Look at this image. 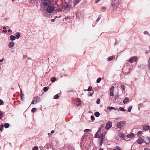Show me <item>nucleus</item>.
<instances>
[{
    "instance_id": "1",
    "label": "nucleus",
    "mask_w": 150,
    "mask_h": 150,
    "mask_svg": "<svg viewBox=\"0 0 150 150\" xmlns=\"http://www.w3.org/2000/svg\"><path fill=\"white\" fill-rule=\"evenodd\" d=\"M104 126L101 125L100 128L99 129L98 132L95 134V137L98 138L99 139L100 144L99 146L101 147L104 141V134L103 133H101V129H102Z\"/></svg>"
},
{
    "instance_id": "2",
    "label": "nucleus",
    "mask_w": 150,
    "mask_h": 150,
    "mask_svg": "<svg viewBox=\"0 0 150 150\" xmlns=\"http://www.w3.org/2000/svg\"><path fill=\"white\" fill-rule=\"evenodd\" d=\"M110 4V8L115 10L118 8L117 3L116 0H111Z\"/></svg>"
},
{
    "instance_id": "3",
    "label": "nucleus",
    "mask_w": 150,
    "mask_h": 150,
    "mask_svg": "<svg viewBox=\"0 0 150 150\" xmlns=\"http://www.w3.org/2000/svg\"><path fill=\"white\" fill-rule=\"evenodd\" d=\"M51 0H41V4L43 6H47L52 4Z\"/></svg>"
},
{
    "instance_id": "4",
    "label": "nucleus",
    "mask_w": 150,
    "mask_h": 150,
    "mask_svg": "<svg viewBox=\"0 0 150 150\" xmlns=\"http://www.w3.org/2000/svg\"><path fill=\"white\" fill-rule=\"evenodd\" d=\"M126 123V122L124 121H120L117 124V127L120 129H121L124 126Z\"/></svg>"
},
{
    "instance_id": "5",
    "label": "nucleus",
    "mask_w": 150,
    "mask_h": 150,
    "mask_svg": "<svg viewBox=\"0 0 150 150\" xmlns=\"http://www.w3.org/2000/svg\"><path fill=\"white\" fill-rule=\"evenodd\" d=\"M46 9V11L47 13H51L54 10V8L52 6H47Z\"/></svg>"
},
{
    "instance_id": "6",
    "label": "nucleus",
    "mask_w": 150,
    "mask_h": 150,
    "mask_svg": "<svg viewBox=\"0 0 150 150\" xmlns=\"http://www.w3.org/2000/svg\"><path fill=\"white\" fill-rule=\"evenodd\" d=\"M137 60V58L136 57H133L130 58L129 61V62L130 63H132L133 62H135Z\"/></svg>"
},
{
    "instance_id": "7",
    "label": "nucleus",
    "mask_w": 150,
    "mask_h": 150,
    "mask_svg": "<svg viewBox=\"0 0 150 150\" xmlns=\"http://www.w3.org/2000/svg\"><path fill=\"white\" fill-rule=\"evenodd\" d=\"M112 122H111L109 121L106 124L105 127L106 129L108 130L111 127L112 125Z\"/></svg>"
},
{
    "instance_id": "8",
    "label": "nucleus",
    "mask_w": 150,
    "mask_h": 150,
    "mask_svg": "<svg viewBox=\"0 0 150 150\" xmlns=\"http://www.w3.org/2000/svg\"><path fill=\"white\" fill-rule=\"evenodd\" d=\"M33 99L35 103H37L40 101V98L38 97V96H35Z\"/></svg>"
},
{
    "instance_id": "9",
    "label": "nucleus",
    "mask_w": 150,
    "mask_h": 150,
    "mask_svg": "<svg viewBox=\"0 0 150 150\" xmlns=\"http://www.w3.org/2000/svg\"><path fill=\"white\" fill-rule=\"evenodd\" d=\"M136 142L138 144H142L144 142V139L143 138L140 137L139 138L137 141Z\"/></svg>"
},
{
    "instance_id": "10",
    "label": "nucleus",
    "mask_w": 150,
    "mask_h": 150,
    "mask_svg": "<svg viewBox=\"0 0 150 150\" xmlns=\"http://www.w3.org/2000/svg\"><path fill=\"white\" fill-rule=\"evenodd\" d=\"M144 142L146 144H148L150 143V138L147 137L144 139Z\"/></svg>"
},
{
    "instance_id": "11",
    "label": "nucleus",
    "mask_w": 150,
    "mask_h": 150,
    "mask_svg": "<svg viewBox=\"0 0 150 150\" xmlns=\"http://www.w3.org/2000/svg\"><path fill=\"white\" fill-rule=\"evenodd\" d=\"M71 7V4L70 3H67L65 6L64 8L65 9H67V8H70Z\"/></svg>"
},
{
    "instance_id": "12",
    "label": "nucleus",
    "mask_w": 150,
    "mask_h": 150,
    "mask_svg": "<svg viewBox=\"0 0 150 150\" xmlns=\"http://www.w3.org/2000/svg\"><path fill=\"white\" fill-rule=\"evenodd\" d=\"M143 129L144 130L146 131L149 129V126L148 125H144L143 127Z\"/></svg>"
},
{
    "instance_id": "13",
    "label": "nucleus",
    "mask_w": 150,
    "mask_h": 150,
    "mask_svg": "<svg viewBox=\"0 0 150 150\" xmlns=\"http://www.w3.org/2000/svg\"><path fill=\"white\" fill-rule=\"evenodd\" d=\"M15 45V44L14 42L11 41L9 43L8 46L9 48H12Z\"/></svg>"
},
{
    "instance_id": "14",
    "label": "nucleus",
    "mask_w": 150,
    "mask_h": 150,
    "mask_svg": "<svg viewBox=\"0 0 150 150\" xmlns=\"http://www.w3.org/2000/svg\"><path fill=\"white\" fill-rule=\"evenodd\" d=\"M115 58V57L114 56H111V57H109L107 59V61H110L112 59H114Z\"/></svg>"
},
{
    "instance_id": "15",
    "label": "nucleus",
    "mask_w": 150,
    "mask_h": 150,
    "mask_svg": "<svg viewBox=\"0 0 150 150\" xmlns=\"http://www.w3.org/2000/svg\"><path fill=\"white\" fill-rule=\"evenodd\" d=\"M16 39L15 36L11 35L10 36V39L11 41L14 40Z\"/></svg>"
},
{
    "instance_id": "16",
    "label": "nucleus",
    "mask_w": 150,
    "mask_h": 150,
    "mask_svg": "<svg viewBox=\"0 0 150 150\" xmlns=\"http://www.w3.org/2000/svg\"><path fill=\"white\" fill-rule=\"evenodd\" d=\"M129 100V99L127 98L126 97L125 98L124 100L123 101V103L124 104L126 103Z\"/></svg>"
},
{
    "instance_id": "17",
    "label": "nucleus",
    "mask_w": 150,
    "mask_h": 150,
    "mask_svg": "<svg viewBox=\"0 0 150 150\" xmlns=\"http://www.w3.org/2000/svg\"><path fill=\"white\" fill-rule=\"evenodd\" d=\"M15 35L16 36H15L16 37V38L17 39H18L19 38V37H20V33L19 32L16 33Z\"/></svg>"
},
{
    "instance_id": "18",
    "label": "nucleus",
    "mask_w": 150,
    "mask_h": 150,
    "mask_svg": "<svg viewBox=\"0 0 150 150\" xmlns=\"http://www.w3.org/2000/svg\"><path fill=\"white\" fill-rule=\"evenodd\" d=\"M134 134L133 133H132L128 135L127 137L128 138H133L134 137Z\"/></svg>"
},
{
    "instance_id": "19",
    "label": "nucleus",
    "mask_w": 150,
    "mask_h": 150,
    "mask_svg": "<svg viewBox=\"0 0 150 150\" xmlns=\"http://www.w3.org/2000/svg\"><path fill=\"white\" fill-rule=\"evenodd\" d=\"M74 6L77 5L80 1L81 0H74Z\"/></svg>"
},
{
    "instance_id": "20",
    "label": "nucleus",
    "mask_w": 150,
    "mask_h": 150,
    "mask_svg": "<svg viewBox=\"0 0 150 150\" xmlns=\"http://www.w3.org/2000/svg\"><path fill=\"white\" fill-rule=\"evenodd\" d=\"M94 115L97 117H98L100 115V113L98 112H96L94 113Z\"/></svg>"
},
{
    "instance_id": "21",
    "label": "nucleus",
    "mask_w": 150,
    "mask_h": 150,
    "mask_svg": "<svg viewBox=\"0 0 150 150\" xmlns=\"http://www.w3.org/2000/svg\"><path fill=\"white\" fill-rule=\"evenodd\" d=\"M9 127V124L8 123H6L4 124V127L6 128H8Z\"/></svg>"
},
{
    "instance_id": "22",
    "label": "nucleus",
    "mask_w": 150,
    "mask_h": 150,
    "mask_svg": "<svg viewBox=\"0 0 150 150\" xmlns=\"http://www.w3.org/2000/svg\"><path fill=\"white\" fill-rule=\"evenodd\" d=\"M142 132L141 131H139L137 133V136L138 137H140L142 135Z\"/></svg>"
},
{
    "instance_id": "23",
    "label": "nucleus",
    "mask_w": 150,
    "mask_h": 150,
    "mask_svg": "<svg viewBox=\"0 0 150 150\" xmlns=\"http://www.w3.org/2000/svg\"><path fill=\"white\" fill-rule=\"evenodd\" d=\"M148 68L150 70V57L149 58L148 60Z\"/></svg>"
},
{
    "instance_id": "24",
    "label": "nucleus",
    "mask_w": 150,
    "mask_h": 150,
    "mask_svg": "<svg viewBox=\"0 0 150 150\" xmlns=\"http://www.w3.org/2000/svg\"><path fill=\"white\" fill-rule=\"evenodd\" d=\"M56 80L55 78L54 77H52L51 79V81L52 82H54Z\"/></svg>"
},
{
    "instance_id": "25",
    "label": "nucleus",
    "mask_w": 150,
    "mask_h": 150,
    "mask_svg": "<svg viewBox=\"0 0 150 150\" xmlns=\"http://www.w3.org/2000/svg\"><path fill=\"white\" fill-rule=\"evenodd\" d=\"M113 150H122L119 146H116L114 148Z\"/></svg>"
},
{
    "instance_id": "26",
    "label": "nucleus",
    "mask_w": 150,
    "mask_h": 150,
    "mask_svg": "<svg viewBox=\"0 0 150 150\" xmlns=\"http://www.w3.org/2000/svg\"><path fill=\"white\" fill-rule=\"evenodd\" d=\"M114 88H115L114 86L111 87L110 89V92H114Z\"/></svg>"
},
{
    "instance_id": "27",
    "label": "nucleus",
    "mask_w": 150,
    "mask_h": 150,
    "mask_svg": "<svg viewBox=\"0 0 150 150\" xmlns=\"http://www.w3.org/2000/svg\"><path fill=\"white\" fill-rule=\"evenodd\" d=\"M119 109L120 111L123 112L125 111H126V110L125 109H124V108L122 107H120L119 108Z\"/></svg>"
},
{
    "instance_id": "28",
    "label": "nucleus",
    "mask_w": 150,
    "mask_h": 150,
    "mask_svg": "<svg viewBox=\"0 0 150 150\" xmlns=\"http://www.w3.org/2000/svg\"><path fill=\"white\" fill-rule=\"evenodd\" d=\"M49 89V87H45L43 88V90L45 92L47 91Z\"/></svg>"
},
{
    "instance_id": "29",
    "label": "nucleus",
    "mask_w": 150,
    "mask_h": 150,
    "mask_svg": "<svg viewBox=\"0 0 150 150\" xmlns=\"http://www.w3.org/2000/svg\"><path fill=\"white\" fill-rule=\"evenodd\" d=\"M59 94H57L55 95L54 97V98L55 99H58L59 98Z\"/></svg>"
},
{
    "instance_id": "30",
    "label": "nucleus",
    "mask_w": 150,
    "mask_h": 150,
    "mask_svg": "<svg viewBox=\"0 0 150 150\" xmlns=\"http://www.w3.org/2000/svg\"><path fill=\"white\" fill-rule=\"evenodd\" d=\"M101 80V78L99 77V78H98L97 79V80H96L97 83H99L100 82Z\"/></svg>"
},
{
    "instance_id": "31",
    "label": "nucleus",
    "mask_w": 150,
    "mask_h": 150,
    "mask_svg": "<svg viewBox=\"0 0 150 150\" xmlns=\"http://www.w3.org/2000/svg\"><path fill=\"white\" fill-rule=\"evenodd\" d=\"M94 93V91H93L92 92H88V96H92L93 93Z\"/></svg>"
},
{
    "instance_id": "32",
    "label": "nucleus",
    "mask_w": 150,
    "mask_h": 150,
    "mask_svg": "<svg viewBox=\"0 0 150 150\" xmlns=\"http://www.w3.org/2000/svg\"><path fill=\"white\" fill-rule=\"evenodd\" d=\"M132 106H129L128 110H127L128 112H130L131 111V110L132 109Z\"/></svg>"
},
{
    "instance_id": "33",
    "label": "nucleus",
    "mask_w": 150,
    "mask_h": 150,
    "mask_svg": "<svg viewBox=\"0 0 150 150\" xmlns=\"http://www.w3.org/2000/svg\"><path fill=\"white\" fill-rule=\"evenodd\" d=\"M92 90V86H90L88 87V89L87 90V91H90Z\"/></svg>"
},
{
    "instance_id": "34",
    "label": "nucleus",
    "mask_w": 150,
    "mask_h": 150,
    "mask_svg": "<svg viewBox=\"0 0 150 150\" xmlns=\"http://www.w3.org/2000/svg\"><path fill=\"white\" fill-rule=\"evenodd\" d=\"M4 129V127L3 125H0V131H2Z\"/></svg>"
},
{
    "instance_id": "35",
    "label": "nucleus",
    "mask_w": 150,
    "mask_h": 150,
    "mask_svg": "<svg viewBox=\"0 0 150 150\" xmlns=\"http://www.w3.org/2000/svg\"><path fill=\"white\" fill-rule=\"evenodd\" d=\"M144 35H147L149 36H150V35L149 34V33L147 31H144Z\"/></svg>"
},
{
    "instance_id": "36",
    "label": "nucleus",
    "mask_w": 150,
    "mask_h": 150,
    "mask_svg": "<svg viewBox=\"0 0 150 150\" xmlns=\"http://www.w3.org/2000/svg\"><path fill=\"white\" fill-rule=\"evenodd\" d=\"M32 150H38V147L37 146H35L33 148Z\"/></svg>"
},
{
    "instance_id": "37",
    "label": "nucleus",
    "mask_w": 150,
    "mask_h": 150,
    "mask_svg": "<svg viewBox=\"0 0 150 150\" xmlns=\"http://www.w3.org/2000/svg\"><path fill=\"white\" fill-rule=\"evenodd\" d=\"M36 110V108H33L31 110V112H35Z\"/></svg>"
},
{
    "instance_id": "38",
    "label": "nucleus",
    "mask_w": 150,
    "mask_h": 150,
    "mask_svg": "<svg viewBox=\"0 0 150 150\" xmlns=\"http://www.w3.org/2000/svg\"><path fill=\"white\" fill-rule=\"evenodd\" d=\"M90 130L89 129H85L84 131V132H88L90 131Z\"/></svg>"
},
{
    "instance_id": "39",
    "label": "nucleus",
    "mask_w": 150,
    "mask_h": 150,
    "mask_svg": "<svg viewBox=\"0 0 150 150\" xmlns=\"http://www.w3.org/2000/svg\"><path fill=\"white\" fill-rule=\"evenodd\" d=\"M3 114L2 112H1V110H0V120L2 118V117Z\"/></svg>"
},
{
    "instance_id": "40",
    "label": "nucleus",
    "mask_w": 150,
    "mask_h": 150,
    "mask_svg": "<svg viewBox=\"0 0 150 150\" xmlns=\"http://www.w3.org/2000/svg\"><path fill=\"white\" fill-rule=\"evenodd\" d=\"M121 88L122 89L124 90L125 89V88H126V87H125V86L124 85H121Z\"/></svg>"
},
{
    "instance_id": "41",
    "label": "nucleus",
    "mask_w": 150,
    "mask_h": 150,
    "mask_svg": "<svg viewBox=\"0 0 150 150\" xmlns=\"http://www.w3.org/2000/svg\"><path fill=\"white\" fill-rule=\"evenodd\" d=\"M100 99L98 98V99H97V101H96L97 104H100Z\"/></svg>"
},
{
    "instance_id": "42",
    "label": "nucleus",
    "mask_w": 150,
    "mask_h": 150,
    "mask_svg": "<svg viewBox=\"0 0 150 150\" xmlns=\"http://www.w3.org/2000/svg\"><path fill=\"white\" fill-rule=\"evenodd\" d=\"M107 109L109 110H113V107L112 106L109 107L107 108Z\"/></svg>"
},
{
    "instance_id": "43",
    "label": "nucleus",
    "mask_w": 150,
    "mask_h": 150,
    "mask_svg": "<svg viewBox=\"0 0 150 150\" xmlns=\"http://www.w3.org/2000/svg\"><path fill=\"white\" fill-rule=\"evenodd\" d=\"M3 104L4 102L1 99H0V105H2Z\"/></svg>"
},
{
    "instance_id": "44",
    "label": "nucleus",
    "mask_w": 150,
    "mask_h": 150,
    "mask_svg": "<svg viewBox=\"0 0 150 150\" xmlns=\"http://www.w3.org/2000/svg\"><path fill=\"white\" fill-rule=\"evenodd\" d=\"M85 135L84 134L82 137V138L81 139L82 141H83L85 140Z\"/></svg>"
},
{
    "instance_id": "45",
    "label": "nucleus",
    "mask_w": 150,
    "mask_h": 150,
    "mask_svg": "<svg viewBox=\"0 0 150 150\" xmlns=\"http://www.w3.org/2000/svg\"><path fill=\"white\" fill-rule=\"evenodd\" d=\"M91 118L92 120H95V117L94 116H91Z\"/></svg>"
},
{
    "instance_id": "46",
    "label": "nucleus",
    "mask_w": 150,
    "mask_h": 150,
    "mask_svg": "<svg viewBox=\"0 0 150 150\" xmlns=\"http://www.w3.org/2000/svg\"><path fill=\"white\" fill-rule=\"evenodd\" d=\"M120 137H121L122 138H124L125 137V135L124 134L122 133L120 135Z\"/></svg>"
},
{
    "instance_id": "47",
    "label": "nucleus",
    "mask_w": 150,
    "mask_h": 150,
    "mask_svg": "<svg viewBox=\"0 0 150 150\" xmlns=\"http://www.w3.org/2000/svg\"><path fill=\"white\" fill-rule=\"evenodd\" d=\"M24 95L23 94H21V99L24 97Z\"/></svg>"
},
{
    "instance_id": "48",
    "label": "nucleus",
    "mask_w": 150,
    "mask_h": 150,
    "mask_svg": "<svg viewBox=\"0 0 150 150\" xmlns=\"http://www.w3.org/2000/svg\"><path fill=\"white\" fill-rule=\"evenodd\" d=\"M110 96H113L114 95L113 92H110Z\"/></svg>"
},
{
    "instance_id": "49",
    "label": "nucleus",
    "mask_w": 150,
    "mask_h": 150,
    "mask_svg": "<svg viewBox=\"0 0 150 150\" xmlns=\"http://www.w3.org/2000/svg\"><path fill=\"white\" fill-rule=\"evenodd\" d=\"M102 9L104 10V11H105V10H106V7H105V6H103L102 7V8H101Z\"/></svg>"
},
{
    "instance_id": "50",
    "label": "nucleus",
    "mask_w": 150,
    "mask_h": 150,
    "mask_svg": "<svg viewBox=\"0 0 150 150\" xmlns=\"http://www.w3.org/2000/svg\"><path fill=\"white\" fill-rule=\"evenodd\" d=\"M100 16H99L97 18L96 20V22H98L100 19Z\"/></svg>"
},
{
    "instance_id": "51",
    "label": "nucleus",
    "mask_w": 150,
    "mask_h": 150,
    "mask_svg": "<svg viewBox=\"0 0 150 150\" xmlns=\"http://www.w3.org/2000/svg\"><path fill=\"white\" fill-rule=\"evenodd\" d=\"M142 105L141 104H139L138 105L139 106V107L138 108V109L139 110V109L140 107L142 106Z\"/></svg>"
},
{
    "instance_id": "52",
    "label": "nucleus",
    "mask_w": 150,
    "mask_h": 150,
    "mask_svg": "<svg viewBox=\"0 0 150 150\" xmlns=\"http://www.w3.org/2000/svg\"><path fill=\"white\" fill-rule=\"evenodd\" d=\"M55 21V18L51 19V21L52 22H54Z\"/></svg>"
},
{
    "instance_id": "53",
    "label": "nucleus",
    "mask_w": 150,
    "mask_h": 150,
    "mask_svg": "<svg viewBox=\"0 0 150 150\" xmlns=\"http://www.w3.org/2000/svg\"><path fill=\"white\" fill-rule=\"evenodd\" d=\"M43 14L44 16H47V13L45 12V13H43Z\"/></svg>"
},
{
    "instance_id": "54",
    "label": "nucleus",
    "mask_w": 150,
    "mask_h": 150,
    "mask_svg": "<svg viewBox=\"0 0 150 150\" xmlns=\"http://www.w3.org/2000/svg\"><path fill=\"white\" fill-rule=\"evenodd\" d=\"M3 32L4 33H6L7 32V30H3Z\"/></svg>"
},
{
    "instance_id": "55",
    "label": "nucleus",
    "mask_w": 150,
    "mask_h": 150,
    "mask_svg": "<svg viewBox=\"0 0 150 150\" xmlns=\"http://www.w3.org/2000/svg\"><path fill=\"white\" fill-rule=\"evenodd\" d=\"M144 150H150V149L147 148H144Z\"/></svg>"
},
{
    "instance_id": "56",
    "label": "nucleus",
    "mask_w": 150,
    "mask_h": 150,
    "mask_svg": "<svg viewBox=\"0 0 150 150\" xmlns=\"http://www.w3.org/2000/svg\"><path fill=\"white\" fill-rule=\"evenodd\" d=\"M8 31L9 33H11L12 32V30L11 29H8Z\"/></svg>"
},
{
    "instance_id": "57",
    "label": "nucleus",
    "mask_w": 150,
    "mask_h": 150,
    "mask_svg": "<svg viewBox=\"0 0 150 150\" xmlns=\"http://www.w3.org/2000/svg\"><path fill=\"white\" fill-rule=\"evenodd\" d=\"M113 110H117L118 111H119V110H118L117 108H115L113 107Z\"/></svg>"
},
{
    "instance_id": "58",
    "label": "nucleus",
    "mask_w": 150,
    "mask_h": 150,
    "mask_svg": "<svg viewBox=\"0 0 150 150\" xmlns=\"http://www.w3.org/2000/svg\"><path fill=\"white\" fill-rule=\"evenodd\" d=\"M34 102H35L33 100L31 102V104H34L35 103H34Z\"/></svg>"
},
{
    "instance_id": "59",
    "label": "nucleus",
    "mask_w": 150,
    "mask_h": 150,
    "mask_svg": "<svg viewBox=\"0 0 150 150\" xmlns=\"http://www.w3.org/2000/svg\"><path fill=\"white\" fill-rule=\"evenodd\" d=\"M100 0H96V2L97 3H98V2L100 1Z\"/></svg>"
},
{
    "instance_id": "60",
    "label": "nucleus",
    "mask_w": 150,
    "mask_h": 150,
    "mask_svg": "<svg viewBox=\"0 0 150 150\" xmlns=\"http://www.w3.org/2000/svg\"><path fill=\"white\" fill-rule=\"evenodd\" d=\"M3 28L4 30H5V29H6V28L5 26H4L3 27Z\"/></svg>"
},
{
    "instance_id": "61",
    "label": "nucleus",
    "mask_w": 150,
    "mask_h": 150,
    "mask_svg": "<svg viewBox=\"0 0 150 150\" xmlns=\"http://www.w3.org/2000/svg\"><path fill=\"white\" fill-rule=\"evenodd\" d=\"M26 57V56L24 55L23 56V58L24 59Z\"/></svg>"
},
{
    "instance_id": "62",
    "label": "nucleus",
    "mask_w": 150,
    "mask_h": 150,
    "mask_svg": "<svg viewBox=\"0 0 150 150\" xmlns=\"http://www.w3.org/2000/svg\"><path fill=\"white\" fill-rule=\"evenodd\" d=\"M80 104L78 103L77 104H76V105L77 106H79L80 105Z\"/></svg>"
},
{
    "instance_id": "63",
    "label": "nucleus",
    "mask_w": 150,
    "mask_h": 150,
    "mask_svg": "<svg viewBox=\"0 0 150 150\" xmlns=\"http://www.w3.org/2000/svg\"><path fill=\"white\" fill-rule=\"evenodd\" d=\"M54 132V130H52L51 131V133L52 134H53Z\"/></svg>"
},
{
    "instance_id": "64",
    "label": "nucleus",
    "mask_w": 150,
    "mask_h": 150,
    "mask_svg": "<svg viewBox=\"0 0 150 150\" xmlns=\"http://www.w3.org/2000/svg\"><path fill=\"white\" fill-rule=\"evenodd\" d=\"M3 59H1L0 60V62H3Z\"/></svg>"
}]
</instances>
